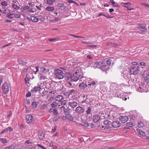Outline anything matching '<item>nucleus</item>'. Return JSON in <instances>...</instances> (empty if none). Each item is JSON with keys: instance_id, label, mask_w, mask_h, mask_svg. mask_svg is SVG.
I'll return each instance as SVG.
<instances>
[{"instance_id": "1", "label": "nucleus", "mask_w": 149, "mask_h": 149, "mask_svg": "<svg viewBox=\"0 0 149 149\" xmlns=\"http://www.w3.org/2000/svg\"><path fill=\"white\" fill-rule=\"evenodd\" d=\"M79 71L78 70V68H75L74 69V72L72 74L70 75L69 74V77H70V79L71 82L76 81H77L78 75H79ZM70 78L68 79H69Z\"/></svg>"}, {"instance_id": "2", "label": "nucleus", "mask_w": 149, "mask_h": 149, "mask_svg": "<svg viewBox=\"0 0 149 149\" xmlns=\"http://www.w3.org/2000/svg\"><path fill=\"white\" fill-rule=\"evenodd\" d=\"M54 72L55 76L58 79H61L63 78V72L61 70L58 69H55Z\"/></svg>"}, {"instance_id": "3", "label": "nucleus", "mask_w": 149, "mask_h": 149, "mask_svg": "<svg viewBox=\"0 0 149 149\" xmlns=\"http://www.w3.org/2000/svg\"><path fill=\"white\" fill-rule=\"evenodd\" d=\"M2 89L3 94H6L8 93L9 90V87L7 82H5L3 83L2 86Z\"/></svg>"}, {"instance_id": "4", "label": "nucleus", "mask_w": 149, "mask_h": 149, "mask_svg": "<svg viewBox=\"0 0 149 149\" xmlns=\"http://www.w3.org/2000/svg\"><path fill=\"white\" fill-rule=\"evenodd\" d=\"M62 118L63 120H69L70 121H72L74 119L72 116L70 114H65V116H63Z\"/></svg>"}, {"instance_id": "5", "label": "nucleus", "mask_w": 149, "mask_h": 149, "mask_svg": "<svg viewBox=\"0 0 149 149\" xmlns=\"http://www.w3.org/2000/svg\"><path fill=\"white\" fill-rule=\"evenodd\" d=\"M105 62L104 59H100L99 61H97L94 64V66L100 68L101 65L103 64H105Z\"/></svg>"}, {"instance_id": "6", "label": "nucleus", "mask_w": 149, "mask_h": 149, "mask_svg": "<svg viewBox=\"0 0 149 149\" xmlns=\"http://www.w3.org/2000/svg\"><path fill=\"white\" fill-rule=\"evenodd\" d=\"M27 19L29 22L36 23L39 21V19L36 16H31L29 17H27Z\"/></svg>"}, {"instance_id": "7", "label": "nucleus", "mask_w": 149, "mask_h": 149, "mask_svg": "<svg viewBox=\"0 0 149 149\" xmlns=\"http://www.w3.org/2000/svg\"><path fill=\"white\" fill-rule=\"evenodd\" d=\"M84 109L82 107L80 106L76 108L75 111L77 113L81 114L84 112Z\"/></svg>"}, {"instance_id": "8", "label": "nucleus", "mask_w": 149, "mask_h": 149, "mask_svg": "<svg viewBox=\"0 0 149 149\" xmlns=\"http://www.w3.org/2000/svg\"><path fill=\"white\" fill-rule=\"evenodd\" d=\"M69 106L72 108H74L77 106L78 103L75 101L70 102L68 103Z\"/></svg>"}, {"instance_id": "9", "label": "nucleus", "mask_w": 149, "mask_h": 149, "mask_svg": "<svg viewBox=\"0 0 149 149\" xmlns=\"http://www.w3.org/2000/svg\"><path fill=\"white\" fill-rule=\"evenodd\" d=\"M120 125V122H113L111 123V126H112L113 128H116L119 127Z\"/></svg>"}, {"instance_id": "10", "label": "nucleus", "mask_w": 149, "mask_h": 149, "mask_svg": "<svg viewBox=\"0 0 149 149\" xmlns=\"http://www.w3.org/2000/svg\"><path fill=\"white\" fill-rule=\"evenodd\" d=\"M139 70L136 68V67L132 68L130 70L131 74L136 75L137 74V72Z\"/></svg>"}, {"instance_id": "11", "label": "nucleus", "mask_w": 149, "mask_h": 149, "mask_svg": "<svg viewBox=\"0 0 149 149\" xmlns=\"http://www.w3.org/2000/svg\"><path fill=\"white\" fill-rule=\"evenodd\" d=\"M63 98V96L61 95H58L55 97V99L58 102H61Z\"/></svg>"}, {"instance_id": "12", "label": "nucleus", "mask_w": 149, "mask_h": 149, "mask_svg": "<svg viewBox=\"0 0 149 149\" xmlns=\"http://www.w3.org/2000/svg\"><path fill=\"white\" fill-rule=\"evenodd\" d=\"M13 129L10 127H8L7 128L5 129L4 130H2L0 133V134L2 135L4 133L6 132L9 131L10 132L12 131Z\"/></svg>"}, {"instance_id": "13", "label": "nucleus", "mask_w": 149, "mask_h": 149, "mask_svg": "<svg viewBox=\"0 0 149 149\" xmlns=\"http://www.w3.org/2000/svg\"><path fill=\"white\" fill-rule=\"evenodd\" d=\"M129 118L127 116H121L119 118V120L120 121H127Z\"/></svg>"}, {"instance_id": "14", "label": "nucleus", "mask_w": 149, "mask_h": 149, "mask_svg": "<svg viewBox=\"0 0 149 149\" xmlns=\"http://www.w3.org/2000/svg\"><path fill=\"white\" fill-rule=\"evenodd\" d=\"M46 99L48 102H51L54 100V97L52 95L48 94L47 95Z\"/></svg>"}, {"instance_id": "15", "label": "nucleus", "mask_w": 149, "mask_h": 149, "mask_svg": "<svg viewBox=\"0 0 149 149\" xmlns=\"http://www.w3.org/2000/svg\"><path fill=\"white\" fill-rule=\"evenodd\" d=\"M102 70L105 71L109 69V67L106 65L104 64L101 65L100 68Z\"/></svg>"}, {"instance_id": "16", "label": "nucleus", "mask_w": 149, "mask_h": 149, "mask_svg": "<svg viewBox=\"0 0 149 149\" xmlns=\"http://www.w3.org/2000/svg\"><path fill=\"white\" fill-rule=\"evenodd\" d=\"M100 119V117L98 115H94L93 117V121H99Z\"/></svg>"}, {"instance_id": "17", "label": "nucleus", "mask_w": 149, "mask_h": 149, "mask_svg": "<svg viewBox=\"0 0 149 149\" xmlns=\"http://www.w3.org/2000/svg\"><path fill=\"white\" fill-rule=\"evenodd\" d=\"M45 135V133L44 132H40L38 134L39 138L40 140H42L44 138Z\"/></svg>"}, {"instance_id": "18", "label": "nucleus", "mask_w": 149, "mask_h": 149, "mask_svg": "<svg viewBox=\"0 0 149 149\" xmlns=\"http://www.w3.org/2000/svg\"><path fill=\"white\" fill-rule=\"evenodd\" d=\"M87 85L86 84H84V82H82L79 85V87L82 89H84L85 88L87 87Z\"/></svg>"}, {"instance_id": "19", "label": "nucleus", "mask_w": 149, "mask_h": 149, "mask_svg": "<svg viewBox=\"0 0 149 149\" xmlns=\"http://www.w3.org/2000/svg\"><path fill=\"white\" fill-rule=\"evenodd\" d=\"M40 71L42 73H46L49 71V69H46L44 67H42L40 69Z\"/></svg>"}, {"instance_id": "20", "label": "nucleus", "mask_w": 149, "mask_h": 149, "mask_svg": "<svg viewBox=\"0 0 149 149\" xmlns=\"http://www.w3.org/2000/svg\"><path fill=\"white\" fill-rule=\"evenodd\" d=\"M41 88L40 86H35L33 89L32 91H34L35 92H37L40 90Z\"/></svg>"}, {"instance_id": "21", "label": "nucleus", "mask_w": 149, "mask_h": 149, "mask_svg": "<svg viewBox=\"0 0 149 149\" xmlns=\"http://www.w3.org/2000/svg\"><path fill=\"white\" fill-rule=\"evenodd\" d=\"M85 79V78L81 75L79 74L78 77L77 78V81L79 80L80 81H84V79Z\"/></svg>"}, {"instance_id": "22", "label": "nucleus", "mask_w": 149, "mask_h": 149, "mask_svg": "<svg viewBox=\"0 0 149 149\" xmlns=\"http://www.w3.org/2000/svg\"><path fill=\"white\" fill-rule=\"evenodd\" d=\"M0 142L1 143L4 144L8 142V140L5 138H0Z\"/></svg>"}, {"instance_id": "23", "label": "nucleus", "mask_w": 149, "mask_h": 149, "mask_svg": "<svg viewBox=\"0 0 149 149\" xmlns=\"http://www.w3.org/2000/svg\"><path fill=\"white\" fill-rule=\"evenodd\" d=\"M55 9L53 7L48 6L46 8L45 10L49 11H52Z\"/></svg>"}, {"instance_id": "24", "label": "nucleus", "mask_w": 149, "mask_h": 149, "mask_svg": "<svg viewBox=\"0 0 149 149\" xmlns=\"http://www.w3.org/2000/svg\"><path fill=\"white\" fill-rule=\"evenodd\" d=\"M104 16L107 18H112L113 17H111L109 15H106L104 14L102 12L100 13L98 15V16Z\"/></svg>"}, {"instance_id": "25", "label": "nucleus", "mask_w": 149, "mask_h": 149, "mask_svg": "<svg viewBox=\"0 0 149 149\" xmlns=\"http://www.w3.org/2000/svg\"><path fill=\"white\" fill-rule=\"evenodd\" d=\"M26 120L28 121L32 120L33 119V117L31 115H28L26 117Z\"/></svg>"}, {"instance_id": "26", "label": "nucleus", "mask_w": 149, "mask_h": 149, "mask_svg": "<svg viewBox=\"0 0 149 149\" xmlns=\"http://www.w3.org/2000/svg\"><path fill=\"white\" fill-rule=\"evenodd\" d=\"M12 8L14 9L18 10L19 9L20 7L17 5L15 4H13L12 5Z\"/></svg>"}, {"instance_id": "27", "label": "nucleus", "mask_w": 149, "mask_h": 149, "mask_svg": "<svg viewBox=\"0 0 149 149\" xmlns=\"http://www.w3.org/2000/svg\"><path fill=\"white\" fill-rule=\"evenodd\" d=\"M96 84V83L95 81H90L88 83V86H91V85L93 86L95 85Z\"/></svg>"}, {"instance_id": "28", "label": "nucleus", "mask_w": 149, "mask_h": 149, "mask_svg": "<svg viewBox=\"0 0 149 149\" xmlns=\"http://www.w3.org/2000/svg\"><path fill=\"white\" fill-rule=\"evenodd\" d=\"M37 106V103L36 102H34L31 104V107L33 108H36Z\"/></svg>"}, {"instance_id": "29", "label": "nucleus", "mask_w": 149, "mask_h": 149, "mask_svg": "<svg viewBox=\"0 0 149 149\" xmlns=\"http://www.w3.org/2000/svg\"><path fill=\"white\" fill-rule=\"evenodd\" d=\"M22 8L24 11H28L30 8L28 6L25 5Z\"/></svg>"}, {"instance_id": "30", "label": "nucleus", "mask_w": 149, "mask_h": 149, "mask_svg": "<svg viewBox=\"0 0 149 149\" xmlns=\"http://www.w3.org/2000/svg\"><path fill=\"white\" fill-rule=\"evenodd\" d=\"M138 126L139 128H142L144 126V124L142 123V122H139L138 123Z\"/></svg>"}, {"instance_id": "31", "label": "nucleus", "mask_w": 149, "mask_h": 149, "mask_svg": "<svg viewBox=\"0 0 149 149\" xmlns=\"http://www.w3.org/2000/svg\"><path fill=\"white\" fill-rule=\"evenodd\" d=\"M91 108L90 107H89L86 111V114H91Z\"/></svg>"}, {"instance_id": "32", "label": "nucleus", "mask_w": 149, "mask_h": 149, "mask_svg": "<svg viewBox=\"0 0 149 149\" xmlns=\"http://www.w3.org/2000/svg\"><path fill=\"white\" fill-rule=\"evenodd\" d=\"M126 125L128 127H133L134 126V124L132 123L131 122H129L126 123Z\"/></svg>"}, {"instance_id": "33", "label": "nucleus", "mask_w": 149, "mask_h": 149, "mask_svg": "<svg viewBox=\"0 0 149 149\" xmlns=\"http://www.w3.org/2000/svg\"><path fill=\"white\" fill-rule=\"evenodd\" d=\"M1 5L3 6L6 7L8 6V3L6 1H3L1 2Z\"/></svg>"}, {"instance_id": "34", "label": "nucleus", "mask_w": 149, "mask_h": 149, "mask_svg": "<svg viewBox=\"0 0 149 149\" xmlns=\"http://www.w3.org/2000/svg\"><path fill=\"white\" fill-rule=\"evenodd\" d=\"M13 15V14H11L10 13H8L7 14L6 17L8 18L12 19L13 18V17L12 16Z\"/></svg>"}, {"instance_id": "35", "label": "nucleus", "mask_w": 149, "mask_h": 149, "mask_svg": "<svg viewBox=\"0 0 149 149\" xmlns=\"http://www.w3.org/2000/svg\"><path fill=\"white\" fill-rule=\"evenodd\" d=\"M67 101L66 100H64L61 102V105H63V106L67 104Z\"/></svg>"}, {"instance_id": "36", "label": "nucleus", "mask_w": 149, "mask_h": 149, "mask_svg": "<svg viewBox=\"0 0 149 149\" xmlns=\"http://www.w3.org/2000/svg\"><path fill=\"white\" fill-rule=\"evenodd\" d=\"M58 104L56 102H53L51 104V106L53 107H54L58 105Z\"/></svg>"}, {"instance_id": "37", "label": "nucleus", "mask_w": 149, "mask_h": 149, "mask_svg": "<svg viewBox=\"0 0 149 149\" xmlns=\"http://www.w3.org/2000/svg\"><path fill=\"white\" fill-rule=\"evenodd\" d=\"M47 108V104H44L41 107V109L42 110L44 109Z\"/></svg>"}, {"instance_id": "38", "label": "nucleus", "mask_w": 149, "mask_h": 149, "mask_svg": "<svg viewBox=\"0 0 149 149\" xmlns=\"http://www.w3.org/2000/svg\"><path fill=\"white\" fill-rule=\"evenodd\" d=\"M83 122V124L84 125V126H83V127H88L89 126V123L88 122Z\"/></svg>"}, {"instance_id": "39", "label": "nucleus", "mask_w": 149, "mask_h": 149, "mask_svg": "<svg viewBox=\"0 0 149 149\" xmlns=\"http://www.w3.org/2000/svg\"><path fill=\"white\" fill-rule=\"evenodd\" d=\"M49 94H55L56 93V91L55 90H54L53 89L52 90H49Z\"/></svg>"}, {"instance_id": "40", "label": "nucleus", "mask_w": 149, "mask_h": 149, "mask_svg": "<svg viewBox=\"0 0 149 149\" xmlns=\"http://www.w3.org/2000/svg\"><path fill=\"white\" fill-rule=\"evenodd\" d=\"M77 91L74 89H72L70 90L69 95H72L74 94L77 92Z\"/></svg>"}, {"instance_id": "41", "label": "nucleus", "mask_w": 149, "mask_h": 149, "mask_svg": "<svg viewBox=\"0 0 149 149\" xmlns=\"http://www.w3.org/2000/svg\"><path fill=\"white\" fill-rule=\"evenodd\" d=\"M18 62L20 64L25 65L26 64V63L23 61L22 59H19L18 60Z\"/></svg>"}, {"instance_id": "42", "label": "nucleus", "mask_w": 149, "mask_h": 149, "mask_svg": "<svg viewBox=\"0 0 149 149\" xmlns=\"http://www.w3.org/2000/svg\"><path fill=\"white\" fill-rule=\"evenodd\" d=\"M47 3L49 5L52 4L53 3V0H47Z\"/></svg>"}, {"instance_id": "43", "label": "nucleus", "mask_w": 149, "mask_h": 149, "mask_svg": "<svg viewBox=\"0 0 149 149\" xmlns=\"http://www.w3.org/2000/svg\"><path fill=\"white\" fill-rule=\"evenodd\" d=\"M140 4L141 5L144 6L145 7H147L149 8V4H147L144 3H141Z\"/></svg>"}, {"instance_id": "44", "label": "nucleus", "mask_w": 149, "mask_h": 149, "mask_svg": "<svg viewBox=\"0 0 149 149\" xmlns=\"http://www.w3.org/2000/svg\"><path fill=\"white\" fill-rule=\"evenodd\" d=\"M104 124L107 125L109 126L111 125V122H103Z\"/></svg>"}, {"instance_id": "45", "label": "nucleus", "mask_w": 149, "mask_h": 149, "mask_svg": "<svg viewBox=\"0 0 149 149\" xmlns=\"http://www.w3.org/2000/svg\"><path fill=\"white\" fill-rule=\"evenodd\" d=\"M75 122L76 124L78 126H79V127H83V126H84L83 123L81 124V123H78L77 122Z\"/></svg>"}, {"instance_id": "46", "label": "nucleus", "mask_w": 149, "mask_h": 149, "mask_svg": "<svg viewBox=\"0 0 149 149\" xmlns=\"http://www.w3.org/2000/svg\"><path fill=\"white\" fill-rule=\"evenodd\" d=\"M21 14H15L14 15V17H15L16 18H20L21 17Z\"/></svg>"}, {"instance_id": "47", "label": "nucleus", "mask_w": 149, "mask_h": 149, "mask_svg": "<svg viewBox=\"0 0 149 149\" xmlns=\"http://www.w3.org/2000/svg\"><path fill=\"white\" fill-rule=\"evenodd\" d=\"M53 112V114L54 116H56L58 115V111L56 109H54Z\"/></svg>"}, {"instance_id": "48", "label": "nucleus", "mask_w": 149, "mask_h": 149, "mask_svg": "<svg viewBox=\"0 0 149 149\" xmlns=\"http://www.w3.org/2000/svg\"><path fill=\"white\" fill-rule=\"evenodd\" d=\"M110 2L112 3V5L113 6H118L117 5H115V4H116L115 2L113 0H110Z\"/></svg>"}, {"instance_id": "49", "label": "nucleus", "mask_w": 149, "mask_h": 149, "mask_svg": "<svg viewBox=\"0 0 149 149\" xmlns=\"http://www.w3.org/2000/svg\"><path fill=\"white\" fill-rule=\"evenodd\" d=\"M69 35L71 36H73L74 37H75L76 38H82V37H81V36H76V35H74L72 34H69Z\"/></svg>"}, {"instance_id": "50", "label": "nucleus", "mask_w": 149, "mask_h": 149, "mask_svg": "<svg viewBox=\"0 0 149 149\" xmlns=\"http://www.w3.org/2000/svg\"><path fill=\"white\" fill-rule=\"evenodd\" d=\"M106 63H107V64L108 65H110L111 64V61L110 60V59H108V60L107 61H106Z\"/></svg>"}, {"instance_id": "51", "label": "nucleus", "mask_w": 149, "mask_h": 149, "mask_svg": "<svg viewBox=\"0 0 149 149\" xmlns=\"http://www.w3.org/2000/svg\"><path fill=\"white\" fill-rule=\"evenodd\" d=\"M32 143V142H31V141L30 140L26 141L25 142V145H26L27 144H28L31 143Z\"/></svg>"}, {"instance_id": "52", "label": "nucleus", "mask_w": 149, "mask_h": 149, "mask_svg": "<svg viewBox=\"0 0 149 149\" xmlns=\"http://www.w3.org/2000/svg\"><path fill=\"white\" fill-rule=\"evenodd\" d=\"M122 4L123 5H127L128 6H130L131 5V3L129 2L127 3H122Z\"/></svg>"}, {"instance_id": "53", "label": "nucleus", "mask_w": 149, "mask_h": 149, "mask_svg": "<svg viewBox=\"0 0 149 149\" xmlns=\"http://www.w3.org/2000/svg\"><path fill=\"white\" fill-rule=\"evenodd\" d=\"M3 82V77L2 76H0V86H1V84Z\"/></svg>"}, {"instance_id": "54", "label": "nucleus", "mask_w": 149, "mask_h": 149, "mask_svg": "<svg viewBox=\"0 0 149 149\" xmlns=\"http://www.w3.org/2000/svg\"><path fill=\"white\" fill-rule=\"evenodd\" d=\"M111 125L110 126H105L104 129H111Z\"/></svg>"}, {"instance_id": "55", "label": "nucleus", "mask_w": 149, "mask_h": 149, "mask_svg": "<svg viewBox=\"0 0 149 149\" xmlns=\"http://www.w3.org/2000/svg\"><path fill=\"white\" fill-rule=\"evenodd\" d=\"M25 83L26 84L29 83V79L28 77H25Z\"/></svg>"}, {"instance_id": "56", "label": "nucleus", "mask_w": 149, "mask_h": 149, "mask_svg": "<svg viewBox=\"0 0 149 149\" xmlns=\"http://www.w3.org/2000/svg\"><path fill=\"white\" fill-rule=\"evenodd\" d=\"M48 93V91L47 90H46L45 89H44V91H42V94H43L44 95L45 94H47Z\"/></svg>"}, {"instance_id": "57", "label": "nucleus", "mask_w": 149, "mask_h": 149, "mask_svg": "<svg viewBox=\"0 0 149 149\" xmlns=\"http://www.w3.org/2000/svg\"><path fill=\"white\" fill-rule=\"evenodd\" d=\"M58 6L59 7H62L64 6V4L63 3H58L57 4Z\"/></svg>"}, {"instance_id": "58", "label": "nucleus", "mask_w": 149, "mask_h": 149, "mask_svg": "<svg viewBox=\"0 0 149 149\" xmlns=\"http://www.w3.org/2000/svg\"><path fill=\"white\" fill-rule=\"evenodd\" d=\"M34 11L33 10V8L29 9L28 10V12L31 13H33L34 12Z\"/></svg>"}, {"instance_id": "59", "label": "nucleus", "mask_w": 149, "mask_h": 149, "mask_svg": "<svg viewBox=\"0 0 149 149\" xmlns=\"http://www.w3.org/2000/svg\"><path fill=\"white\" fill-rule=\"evenodd\" d=\"M140 135H141L142 136H143V137L144 136H145V135H146V134H145V133L143 132L142 131L141 132L140 134Z\"/></svg>"}, {"instance_id": "60", "label": "nucleus", "mask_w": 149, "mask_h": 149, "mask_svg": "<svg viewBox=\"0 0 149 149\" xmlns=\"http://www.w3.org/2000/svg\"><path fill=\"white\" fill-rule=\"evenodd\" d=\"M45 18L44 17H41L39 19V20H40L41 21H43L45 20Z\"/></svg>"}, {"instance_id": "61", "label": "nucleus", "mask_w": 149, "mask_h": 149, "mask_svg": "<svg viewBox=\"0 0 149 149\" xmlns=\"http://www.w3.org/2000/svg\"><path fill=\"white\" fill-rule=\"evenodd\" d=\"M29 5L33 7L34 6L35 4L33 2L29 3Z\"/></svg>"}, {"instance_id": "62", "label": "nucleus", "mask_w": 149, "mask_h": 149, "mask_svg": "<svg viewBox=\"0 0 149 149\" xmlns=\"http://www.w3.org/2000/svg\"><path fill=\"white\" fill-rule=\"evenodd\" d=\"M67 1L69 3H74V1L73 0H68Z\"/></svg>"}, {"instance_id": "63", "label": "nucleus", "mask_w": 149, "mask_h": 149, "mask_svg": "<svg viewBox=\"0 0 149 149\" xmlns=\"http://www.w3.org/2000/svg\"><path fill=\"white\" fill-rule=\"evenodd\" d=\"M31 95V93L29 92L26 95V96L27 97H29Z\"/></svg>"}, {"instance_id": "64", "label": "nucleus", "mask_w": 149, "mask_h": 149, "mask_svg": "<svg viewBox=\"0 0 149 149\" xmlns=\"http://www.w3.org/2000/svg\"><path fill=\"white\" fill-rule=\"evenodd\" d=\"M114 148L113 147H107L105 148V149H114Z\"/></svg>"}]
</instances>
